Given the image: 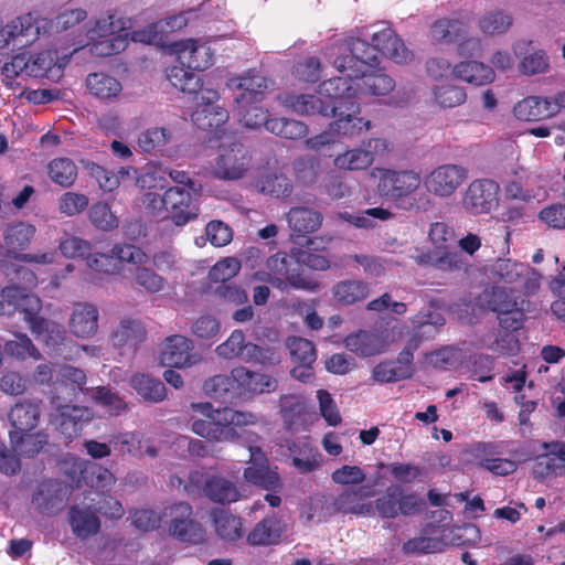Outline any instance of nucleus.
Listing matches in <instances>:
<instances>
[{
    "label": "nucleus",
    "mask_w": 565,
    "mask_h": 565,
    "mask_svg": "<svg viewBox=\"0 0 565 565\" xmlns=\"http://www.w3.org/2000/svg\"><path fill=\"white\" fill-rule=\"evenodd\" d=\"M332 64L341 74L362 79V89L374 96L393 90V78L380 68V58L369 43L360 38H349L333 47Z\"/></svg>",
    "instance_id": "obj_1"
},
{
    "label": "nucleus",
    "mask_w": 565,
    "mask_h": 565,
    "mask_svg": "<svg viewBox=\"0 0 565 565\" xmlns=\"http://www.w3.org/2000/svg\"><path fill=\"white\" fill-rule=\"evenodd\" d=\"M422 183L414 170L379 169L377 191L382 198L403 211L419 210L416 192Z\"/></svg>",
    "instance_id": "obj_2"
},
{
    "label": "nucleus",
    "mask_w": 565,
    "mask_h": 565,
    "mask_svg": "<svg viewBox=\"0 0 565 565\" xmlns=\"http://www.w3.org/2000/svg\"><path fill=\"white\" fill-rule=\"evenodd\" d=\"M267 281L280 291L289 288L313 292L319 289V282L315 278L303 274L300 265L286 253L271 255L267 262Z\"/></svg>",
    "instance_id": "obj_3"
},
{
    "label": "nucleus",
    "mask_w": 565,
    "mask_h": 565,
    "mask_svg": "<svg viewBox=\"0 0 565 565\" xmlns=\"http://www.w3.org/2000/svg\"><path fill=\"white\" fill-rule=\"evenodd\" d=\"M185 488L190 493L203 495L220 504H230L241 498L239 490L232 480L199 470L189 473V484Z\"/></svg>",
    "instance_id": "obj_4"
},
{
    "label": "nucleus",
    "mask_w": 565,
    "mask_h": 565,
    "mask_svg": "<svg viewBox=\"0 0 565 565\" xmlns=\"http://www.w3.org/2000/svg\"><path fill=\"white\" fill-rule=\"evenodd\" d=\"M235 139V137H228ZM252 157L245 146L237 140L218 146V154L213 167V174L221 180L241 179L248 170Z\"/></svg>",
    "instance_id": "obj_5"
},
{
    "label": "nucleus",
    "mask_w": 565,
    "mask_h": 565,
    "mask_svg": "<svg viewBox=\"0 0 565 565\" xmlns=\"http://www.w3.org/2000/svg\"><path fill=\"white\" fill-rule=\"evenodd\" d=\"M499 184L490 179H476L461 198L463 210L471 215L488 214L499 205Z\"/></svg>",
    "instance_id": "obj_6"
},
{
    "label": "nucleus",
    "mask_w": 565,
    "mask_h": 565,
    "mask_svg": "<svg viewBox=\"0 0 565 565\" xmlns=\"http://www.w3.org/2000/svg\"><path fill=\"white\" fill-rule=\"evenodd\" d=\"M212 430L215 436L212 441H233L239 436L237 427L256 425L258 416L252 412L236 411L230 407L211 411Z\"/></svg>",
    "instance_id": "obj_7"
},
{
    "label": "nucleus",
    "mask_w": 565,
    "mask_h": 565,
    "mask_svg": "<svg viewBox=\"0 0 565 565\" xmlns=\"http://www.w3.org/2000/svg\"><path fill=\"white\" fill-rule=\"evenodd\" d=\"M330 108H334L328 110V117L335 118L329 124L334 136L352 138L371 129V121L358 116L360 114V103L330 105Z\"/></svg>",
    "instance_id": "obj_8"
},
{
    "label": "nucleus",
    "mask_w": 565,
    "mask_h": 565,
    "mask_svg": "<svg viewBox=\"0 0 565 565\" xmlns=\"http://www.w3.org/2000/svg\"><path fill=\"white\" fill-rule=\"evenodd\" d=\"M167 78L179 90L196 95V107H217L220 94L213 88H203L201 77L179 66H171L167 71Z\"/></svg>",
    "instance_id": "obj_9"
},
{
    "label": "nucleus",
    "mask_w": 565,
    "mask_h": 565,
    "mask_svg": "<svg viewBox=\"0 0 565 565\" xmlns=\"http://www.w3.org/2000/svg\"><path fill=\"white\" fill-rule=\"evenodd\" d=\"M468 178V170L459 164L446 163L426 175V190L438 198L451 196Z\"/></svg>",
    "instance_id": "obj_10"
},
{
    "label": "nucleus",
    "mask_w": 565,
    "mask_h": 565,
    "mask_svg": "<svg viewBox=\"0 0 565 565\" xmlns=\"http://www.w3.org/2000/svg\"><path fill=\"white\" fill-rule=\"evenodd\" d=\"M170 50L177 54L179 67L185 71H205L213 65L214 54L211 47L199 40L186 39L171 42Z\"/></svg>",
    "instance_id": "obj_11"
},
{
    "label": "nucleus",
    "mask_w": 565,
    "mask_h": 565,
    "mask_svg": "<svg viewBox=\"0 0 565 565\" xmlns=\"http://www.w3.org/2000/svg\"><path fill=\"white\" fill-rule=\"evenodd\" d=\"M196 215L198 207L189 190L172 186L166 191V214L162 220L170 218L175 225L181 226Z\"/></svg>",
    "instance_id": "obj_12"
},
{
    "label": "nucleus",
    "mask_w": 565,
    "mask_h": 565,
    "mask_svg": "<svg viewBox=\"0 0 565 565\" xmlns=\"http://www.w3.org/2000/svg\"><path fill=\"white\" fill-rule=\"evenodd\" d=\"M371 41L372 43L369 45L376 55L377 52H381L397 64L407 63L413 57V53L391 26H384L373 32Z\"/></svg>",
    "instance_id": "obj_13"
},
{
    "label": "nucleus",
    "mask_w": 565,
    "mask_h": 565,
    "mask_svg": "<svg viewBox=\"0 0 565 565\" xmlns=\"http://www.w3.org/2000/svg\"><path fill=\"white\" fill-rule=\"evenodd\" d=\"M287 524L276 513H270L257 522L246 536L250 546H271L281 542Z\"/></svg>",
    "instance_id": "obj_14"
},
{
    "label": "nucleus",
    "mask_w": 565,
    "mask_h": 565,
    "mask_svg": "<svg viewBox=\"0 0 565 565\" xmlns=\"http://www.w3.org/2000/svg\"><path fill=\"white\" fill-rule=\"evenodd\" d=\"M193 342L181 334H173L166 339L161 352V363L169 367L182 369L192 365L196 359L193 354Z\"/></svg>",
    "instance_id": "obj_15"
},
{
    "label": "nucleus",
    "mask_w": 565,
    "mask_h": 565,
    "mask_svg": "<svg viewBox=\"0 0 565 565\" xmlns=\"http://www.w3.org/2000/svg\"><path fill=\"white\" fill-rule=\"evenodd\" d=\"M287 449L291 459V466L299 473L312 472L321 465L322 456L308 438L287 440Z\"/></svg>",
    "instance_id": "obj_16"
},
{
    "label": "nucleus",
    "mask_w": 565,
    "mask_h": 565,
    "mask_svg": "<svg viewBox=\"0 0 565 565\" xmlns=\"http://www.w3.org/2000/svg\"><path fill=\"white\" fill-rule=\"evenodd\" d=\"M23 319L36 337H41L47 347L55 349L65 340L66 331L62 324L39 316L34 308H23Z\"/></svg>",
    "instance_id": "obj_17"
},
{
    "label": "nucleus",
    "mask_w": 565,
    "mask_h": 565,
    "mask_svg": "<svg viewBox=\"0 0 565 565\" xmlns=\"http://www.w3.org/2000/svg\"><path fill=\"white\" fill-rule=\"evenodd\" d=\"M514 116L524 121H537L558 113L555 97L530 96L519 102L513 108Z\"/></svg>",
    "instance_id": "obj_18"
},
{
    "label": "nucleus",
    "mask_w": 565,
    "mask_h": 565,
    "mask_svg": "<svg viewBox=\"0 0 565 565\" xmlns=\"http://www.w3.org/2000/svg\"><path fill=\"white\" fill-rule=\"evenodd\" d=\"M532 473L539 480L565 475V444L555 443L551 446L550 451L537 456L532 467Z\"/></svg>",
    "instance_id": "obj_19"
},
{
    "label": "nucleus",
    "mask_w": 565,
    "mask_h": 565,
    "mask_svg": "<svg viewBox=\"0 0 565 565\" xmlns=\"http://www.w3.org/2000/svg\"><path fill=\"white\" fill-rule=\"evenodd\" d=\"M239 393L263 394L276 390L277 381L267 374L253 372L244 366L232 370Z\"/></svg>",
    "instance_id": "obj_20"
},
{
    "label": "nucleus",
    "mask_w": 565,
    "mask_h": 565,
    "mask_svg": "<svg viewBox=\"0 0 565 565\" xmlns=\"http://www.w3.org/2000/svg\"><path fill=\"white\" fill-rule=\"evenodd\" d=\"M370 495L369 487L344 489L333 499V510L343 514L367 515L372 511V504L364 503L363 500Z\"/></svg>",
    "instance_id": "obj_21"
},
{
    "label": "nucleus",
    "mask_w": 565,
    "mask_h": 565,
    "mask_svg": "<svg viewBox=\"0 0 565 565\" xmlns=\"http://www.w3.org/2000/svg\"><path fill=\"white\" fill-rule=\"evenodd\" d=\"M34 308L38 312L40 299L25 292L19 286L10 285L2 288L0 294V316H13L17 311L23 313V308Z\"/></svg>",
    "instance_id": "obj_22"
},
{
    "label": "nucleus",
    "mask_w": 565,
    "mask_h": 565,
    "mask_svg": "<svg viewBox=\"0 0 565 565\" xmlns=\"http://www.w3.org/2000/svg\"><path fill=\"white\" fill-rule=\"evenodd\" d=\"M344 76H334L323 81L319 86V94L327 98V105H340L342 103H359L356 90L353 89L350 78Z\"/></svg>",
    "instance_id": "obj_23"
},
{
    "label": "nucleus",
    "mask_w": 565,
    "mask_h": 565,
    "mask_svg": "<svg viewBox=\"0 0 565 565\" xmlns=\"http://www.w3.org/2000/svg\"><path fill=\"white\" fill-rule=\"evenodd\" d=\"M71 332L82 339L90 338L98 330V310L89 303H76L70 319Z\"/></svg>",
    "instance_id": "obj_24"
},
{
    "label": "nucleus",
    "mask_w": 565,
    "mask_h": 565,
    "mask_svg": "<svg viewBox=\"0 0 565 565\" xmlns=\"http://www.w3.org/2000/svg\"><path fill=\"white\" fill-rule=\"evenodd\" d=\"M281 104L301 116L321 115L328 117V110H331L330 105L317 95L312 94H284L280 96Z\"/></svg>",
    "instance_id": "obj_25"
},
{
    "label": "nucleus",
    "mask_w": 565,
    "mask_h": 565,
    "mask_svg": "<svg viewBox=\"0 0 565 565\" xmlns=\"http://www.w3.org/2000/svg\"><path fill=\"white\" fill-rule=\"evenodd\" d=\"M269 84L270 81L260 75L242 77L237 85L239 94L234 99L236 107L259 105L269 88Z\"/></svg>",
    "instance_id": "obj_26"
},
{
    "label": "nucleus",
    "mask_w": 565,
    "mask_h": 565,
    "mask_svg": "<svg viewBox=\"0 0 565 565\" xmlns=\"http://www.w3.org/2000/svg\"><path fill=\"white\" fill-rule=\"evenodd\" d=\"M67 489L60 482L49 480L41 483L33 497L41 513L55 514L64 507Z\"/></svg>",
    "instance_id": "obj_27"
},
{
    "label": "nucleus",
    "mask_w": 565,
    "mask_h": 565,
    "mask_svg": "<svg viewBox=\"0 0 565 565\" xmlns=\"http://www.w3.org/2000/svg\"><path fill=\"white\" fill-rule=\"evenodd\" d=\"M39 399H23L18 402L9 413L12 431H32L40 419Z\"/></svg>",
    "instance_id": "obj_28"
},
{
    "label": "nucleus",
    "mask_w": 565,
    "mask_h": 565,
    "mask_svg": "<svg viewBox=\"0 0 565 565\" xmlns=\"http://www.w3.org/2000/svg\"><path fill=\"white\" fill-rule=\"evenodd\" d=\"M68 522L75 536L81 540L88 539L100 530V520L89 507H71Z\"/></svg>",
    "instance_id": "obj_29"
},
{
    "label": "nucleus",
    "mask_w": 565,
    "mask_h": 565,
    "mask_svg": "<svg viewBox=\"0 0 565 565\" xmlns=\"http://www.w3.org/2000/svg\"><path fill=\"white\" fill-rule=\"evenodd\" d=\"M193 124L201 130L213 131L217 139H222L223 126L228 120V111L221 106L195 107L191 115Z\"/></svg>",
    "instance_id": "obj_30"
},
{
    "label": "nucleus",
    "mask_w": 565,
    "mask_h": 565,
    "mask_svg": "<svg viewBox=\"0 0 565 565\" xmlns=\"http://www.w3.org/2000/svg\"><path fill=\"white\" fill-rule=\"evenodd\" d=\"M145 326L137 319L125 318L111 334L113 345L136 350L146 340Z\"/></svg>",
    "instance_id": "obj_31"
},
{
    "label": "nucleus",
    "mask_w": 565,
    "mask_h": 565,
    "mask_svg": "<svg viewBox=\"0 0 565 565\" xmlns=\"http://www.w3.org/2000/svg\"><path fill=\"white\" fill-rule=\"evenodd\" d=\"M90 419L92 414L88 408L64 406L57 417V429L67 439H72L81 434L84 423H88Z\"/></svg>",
    "instance_id": "obj_32"
},
{
    "label": "nucleus",
    "mask_w": 565,
    "mask_h": 565,
    "mask_svg": "<svg viewBox=\"0 0 565 565\" xmlns=\"http://www.w3.org/2000/svg\"><path fill=\"white\" fill-rule=\"evenodd\" d=\"M287 218L290 230L298 236L318 231L323 220L320 212L305 206L291 207Z\"/></svg>",
    "instance_id": "obj_33"
},
{
    "label": "nucleus",
    "mask_w": 565,
    "mask_h": 565,
    "mask_svg": "<svg viewBox=\"0 0 565 565\" xmlns=\"http://www.w3.org/2000/svg\"><path fill=\"white\" fill-rule=\"evenodd\" d=\"M430 38L436 43H455L467 36L468 26L460 19L441 18L429 29Z\"/></svg>",
    "instance_id": "obj_34"
},
{
    "label": "nucleus",
    "mask_w": 565,
    "mask_h": 565,
    "mask_svg": "<svg viewBox=\"0 0 565 565\" xmlns=\"http://www.w3.org/2000/svg\"><path fill=\"white\" fill-rule=\"evenodd\" d=\"M172 139V132L166 127H150L137 137V150L141 153L158 156L163 152Z\"/></svg>",
    "instance_id": "obj_35"
},
{
    "label": "nucleus",
    "mask_w": 565,
    "mask_h": 565,
    "mask_svg": "<svg viewBox=\"0 0 565 565\" xmlns=\"http://www.w3.org/2000/svg\"><path fill=\"white\" fill-rule=\"evenodd\" d=\"M334 300L342 306H351L365 300L370 294L369 284L358 279L337 282L332 288Z\"/></svg>",
    "instance_id": "obj_36"
},
{
    "label": "nucleus",
    "mask_w": 565,
    "mask_h": 565,
    "mask_svg": "<svg viewBox=\"0 0 565 565\" xmlns=\"http://www.w3.org/2000/svg\"><path fill=\"white\" fill-rule=\"evenodd\" d=\"M454 75L469 84L486 85L494 79V72L489 66L478 61H463L454 66Z\"/></svg>",
    "instance_id": "obj_37"
},
{
    "label": "nucleus",
    "mask_w": 565,
    "mask_h": 565,
    "mask_svg": "<svg viewBox=\"0 0 565 565\" xmlns=\"http://www.w3.org/2000/svg\"><path fill=\"white\" fill-rule=\"evenodd\" d=\"M211 516L215 532L222 540L235 542L243 536V522L239 516L221 509H214Z\"/></svg>",
    "instance_id": "obj_38"
},
{
    "label": "nucleus",
    "mask_w": 565,
    "mask_h": 565,
    "mask_svg": "<svg viewBox=\"0 0 565 565\" xmlns=\"http://www.w3.org/2000/svg\"><path fill=\"white\" fill-rule=\"evenodd\" d=\"M10 443L19 455L32 458L47 444V436L41 431H10Z\"/></svg>",
    "instance_id": "obj_39"
},
{
    "label": "nucleus",
    "mask_w": 565,
    "mask_h": 565,
    "mask_svg": "<svg viewBox=\"0 0 565 565\" xmlns=\"http://www.w3.org/2000/svg\"><path fill=\"white\" fill-rule=\"evenodd\" d=\"M481 301L490 311L504 313L509 309L518 306V300L514 296V290L505 287H492L483 290Z\"/></svg>",
    "instance_id": "obj_40"
},
{
    "label": "nucleus",
    "mask_w": 565,
    "mask_h": 565,
    "mask_svg": "<svg viewBox=\"0 0 565 565\" xmlns=\"http://www.w3.org/2000/svg\"><path fill=\"white\" fill-rule=\"evenodd\" d=\"M344 344L348 350L364 358L373 356L381 352L380 338L375 333L364 330L349 334L344 339Z\"/></svg>",
    "instance_id": "obj_41"
},
{
    "label": "nucleus",
    "mask_w": 565,
    "mask_h": 565,
    "mask_svg": "<svg viewBox=\"0 0 565 565\" xmlns=\"http://www.w3.org/2000/svg\"><path fill=\"white\" fill-rule=\"evenodd\" d=\"M244 478L249 483L268 491H273L281 487L279 475L269 469L266 459L260 463H253L245 468Z\"/></svg>",
    "instance_id": "obj_42"
},
{
    "label": "nucleus",
    "mask_w": 565,
    "mask_h": 565,
    "mask_svg": "<svg viewBox=\"0 0 565 565\" xmlns=\"http://www.w3.org/2000/svg\"><path fill=\"white\" fill-rule=\"evenodd\" d=\"M47 173L55 184L62 188H70L76 181L77 167L70 158H55L47 164Z\"/></svg>",
    "instance_id": "obj_43"
},
{
    "label": "nucleus",
    "mask_w": 565,
    "mask_h": 565,
    "mask_svg": "<svg viewBox=\"0 0 565 565\" xmlns=\"http://www.w3.org/2000/svg\"><path fill=\"white\" fill-rule=\"evenodd\" d=\"M86 86L90 94L100 99L115 97L121 90V84L115 77L105 73H92L86 78Z\"/></svg>",
    "instance_id": "obj_44"
},
{
    "label": "nucleus",
    "mask_w": 565,
    "mask_h": 565,
    "mask_svg": "<svg viewBox=\"0 0 565 565\" xmlns=\"http://www.w3.org/2000/svg\"><path fill=\"white\" fill-rule=\"evenodd\" d=\"M131 385L143 399L161 402L166 397L164 384L148 374H136L131 377Z\"/></svg>",
    "instance_id": "obj_45"
},
{
    "label": "nucleus",
    "mask_w": 565,
    "mask_h": 565,
    "mask_svg": "<svg viewBox=\"0 0 565 565\" xmlns=\"http://www.w3.org/2000/svg\"><path fill=\"white\" fill-rule=\"evenodd\" d=\"M279 414L288 429L300 424L306 413V404L296 395H282L279 399Z\"/></svg>",
    "instance_id": "obj_46"
},
{
    "label": "nucleus",
    "mask_w": 565,
    "mask_h": 565,
    "mask_svg": "<svg viewBox=\"0 0 565 565\" xmlns=\"http://www.w3.org/2000/svg\"><path fill=\"white\" fill-rule=\"evenodd\" d=\"M373 161L371 150L356 148L337 156L333 163L339 169L353 171L366 169Z\"/></svg>",
    "instance_id": "obj_47"
},
{
    "label": "nucleus",
    "mask_w": 565,
    "mask_h": 565,
    "mask_svg": "<svg viewBox=\"0 0 565 565\" xmlns=\"http://www.w3.org/2000/svg\"><path fill=\"white\" fill-rule=\"evenodd\" d=\"M162 25V23L157 21L127 34L130 36L132 42L157 45L160 47H170L171 42L168 41V35L164 34Z\"/></svg>",
    "instance_id": "obj_48"
},
{
    "label": "nucleus",
    "mask_w": 565,
    "mask_h": 565,
    "mask_svg": "<svg viewBox=\"0 0 565 565\" xmlns=\"http://www.w3.org/2000/svg\"><path fill=\"white\" fill-rule=\"evenodd\" d=\"M3 351L7 355L19 360H25L28 358L34 360L41 359L40 351L25 333H15L13 340H9L4 343Z\"/></svg>",
    "instance_id": "obj_49"
},
{
    "label": "nucleus",
    "mask_w": 565,
    "mask_h": 565,
    "mask_svg": "<svg viewBox=\"0 0 565 565\" xmlns=\"http://www.w3.org/2000/svg\"><path fill=\"white\" fill-rule=\"evenodd\" d=\"M3 31L8 40L26 38L23 44H26L35 40L39 35V26L35 25L34 19L31 13H28L23 17H19L15 20L11 21V23L6 25Z\"/></svg>",
    "instance_id": "obj_50"
},
{
    "label": "nucleus",
    "mask_w": 565,
    "mask_h": 565,
    "mask_svg": "<svg viewBox=\"0 0 565 565\" xmlns=\"http://www.w3.org/2000/svg\"><path fill=\"white\" fill-rule=\"evenodd\" d=\"M35 234V227L22 222L9 225L3 233V241L10 249H24Z\"/></svg>",
    "instance_id": "obj_51"
},
{
    "label": "nucleus",
    "mask_w": 565,
    "mask_h": 565,
    "mask_svg": "<svg viewBox=\"0 0 565 565\" xmlns=\"http://www.w3.org/2000/svg\"><path fill=\"white\" fill-rule=\"evenodd\" d=\"M193 510L188 502H175L166 507L161 512V525L167 526L170 535L178 530L182 521L192 516Z\"/></svg>",
    "instance_id": "obj_52"
},
{
    "label": "nucleus",
    "mask_w": 565,
    "mask_h": 565,
    "mask_svg": "<svg viewBox=\"0 0 565 565\" xmlns=\"http://www.w3.org/2000/svg\"><path fill=\"white\" fill-rule=\"evenodd\" d=\"M471 264L461 252L441 249L437 260V270L444 273H468Z\"/></svg>",
    "instance_id": "obj_53"
},
{
    "label": "nucleus",
    "mask_w": 565,
    "mask_h": 565,
    "mask_svg": "<svg viewBox=\"0 0 565 565\" xmlns=\"http://www.w3.org/2000/svg\"><path fill=\"white\" fill-rule=\"evenodd\" d=\"M401 486L392 484L375 501L379 514L384 519H394L399 513Z\"/></svg>",
    "instance_id": "obj_54"
},
{
    "label": "nucleus",
    "mask_w": 565,
    "mask_h": 565,
    "mask_svg": "<svg viewBox=\"0 0 565 565\" xmlns=\"http://www.w3.org/2000/svg\"><path fill=\"white\" fill-rule=\"evenodd\" d=\"M203 390L212 398H224L228 393L236 392V383L234 375L217 374L203 383Z\"/></svg>",
    "instance_id": "obj_55"
},
{
    "label": "nucleus",
    "mask_w": 565,
    "mask_h": 565,
    "mask_svg": "<svg viewBox=\"0 0 565 565\" xmlns=\"http://www.w3.org/2000/svg\"><path fill=\"white\" fill-rule=\"evenodd\" d=\"M290 355L296 363H315L317 352L313 343L305 338L291 337L287 340Z\"/></svg>",
    "instance_id": "obj_56"
},
{
    "label": "nucleus",
    "mask_w": 565,
    "mask_h": 565,
    "mask_svg": "<svg viewBox=\"0 0 565 565\" xmlns=\"http://www.w3.org/2000/svg\"><path fill=\"white\" fill-rule=\"evenodd\" d=\"M428 239L438 250L448 249L456 243V233L445 222H435L429 227Z\"/></svg>",
    "instance_id": "obj_57"
},
{
    "label": "nucleus",
    "mask_w": 565,
    "mask_h": 565,
    "mask_svg": "<svg viewBox=\"0 0 565 565\" xmlns=\"http://www.w3.org/2000/svg\"><path fill=\"white\" fill-rule=\"evenodd\" d=\"M111 447L121 455L141 456V440L139 434L125 431L111 436L109 439Z\"/></svg>",
    "instance_id": "obj_58"
},
{
    "label": "nucleus",
    "mask_w": 565,
    "mask_h": 565,
    "mask_svg": "<svg viewBox=\"0 0 565 565\" xmlns=\"http://www.w3.org/2000/svg\"><path fill=\"white\" fill-rule=\"evenodd\" d=\"M511 24L512 18L500 10L488 12L479 21V26L486 34L503 33Z\"/></svg>",
    "instance_id": "obj_59"
},
{
    "label": "nucleus",
    "mask_w": 565,
    "mask_h": 565,
    "mask_svg": "<svg viewBox=\"0 0 565 565\" xmlns=\"http://www.w3.org/2000/svg\"><path fill=\"white\" fill-rule=\"evenodd\" d=\"M93 397L110 416H117L127 408L125 401L105 386L97 387Z\"/></svg>",
    "instance_id": "obj_60"
},
{
    "label": "nucleus",
    "mask_w": 565,
    "mask_h": 565,
    "mask_svg": "<svg viewBox=\"0 0 565 565\" xmlns=\"http://www.w3.org/2000/svg\"><path fill=\"white\" fill-rule=\"evenodd\" d=\"M171 536L181 542L199 544L204 541L205 531L198 521L189 516L182 521V524L179 525L178 530H175Z\"/></svg>",
    "instance_id": "obj_61"
},
{
    "label": "nucleus",
    "mask_w": 565,
    "mask_h": 565,
    "mask_svg": "<svg viewBox=\"0 0 565 565\" xmlns=\"http://www.w3.org/2000/svg\"><path fill=\"white\" fill-rule=\"evenodd\" d=\"M90 222L103 231H110L118 225L117 217L113 214L110 206L105 202H97L89 209Z\"/></svg>",
    "instance_id": "obj_62"
},
{
    "label": "nucleus",
    "mask_w": 565,
    "mask_h": 565,
    "mask_svg": "<svg viewBox=\"0 0 565 565\" xmlns=\"http://www.w3.org/2000/svg\"><path fill=\"white\" fill-rule=\"evenodd\" d=\"M436 102L444 108H451L465 103L467 95L463 88L455 85H441L434 90Z\"/></svg>",
    "instance_id": "obj_63"
},
{
    "label": "nucleus",
    "mask_w": 565,
    "mask_h": 565,
    "mask_svg": "<svg viewBox=\"0 0 565 565\" xmlns=\"http://www.w3.org/2000/svg\"><path fill=\"white\" fill-rule=\"evenodd\" d=\"M241 269V263L235 257H226L218 260L209 271V278L213 282L225 284L235 277Z\"/></svg>",
    "instance_id": "obj_64"
}]
</instances>
